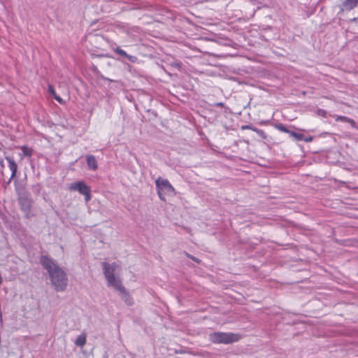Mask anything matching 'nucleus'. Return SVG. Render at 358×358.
I'll return each instance as SVG.
<instances>
[{
	"label": "nucleus",
	"instance_id": "obj_30",
	"mask_svg": "<svg viewBox=\"0 0 358 358\" xmlns=\"http://www.w3.org/2000/svg\"><path fill=\"white\" fill-rule=\"evenodd\" d=\"M357 4H358V0H357Z\"/></svg>",
	"mask_w": 358,
	"mask_h": 358
},
{
	"label": "nucleus",
	"instance_id": "obj_13",
	"mask_svg": "<svg viewBox=\"0 0 358 358\" xmlns=\"http://www.w3.org/2000/svg\"><path fill=\"white\" fill-rule=\"evenodd\" d=\"M241 129L243 130L250 129L252 131V132H256L257 135L260 136L262 139H266L267 138V135L262 129H258L252 124L243 125L241 127Z\"/></svg>",
	"mask_w": 358,
	"mask_h": 358
},
{
	"label": "nucleus",
	"instance_id": "obj_9",
	"mask_svg": "<svg viewBox=\"0 0 358 358\" xmlns=\"http://www.w3.org/2000/svg\"><path fill=\"white\" fill-rule=\"evenodd\" d=\"M5 159L8 162V166L11 171V176L8 182H6V184L8 185L10 183L11 180L16 176L17 171V164H16L13 158L11 157L6 156Z\"/></svg>",
	"mask_w": 358,
	"mask_h": 358
},
{
	"label": "nucleus",
	"instance_id": "obj_29",
	"mask_svg": "<svg viewBox=\"0 0 358 358\" xmlns=\"http://www.w3.org/2000/svg\"><path fill=\"white\" fill-rule=\"evenodd\" d=\"M2 281H3L2 278H1V276L0 275V285L2 283Z\"/></svg>",
	"mask_w": 358,
	"mask_h": 358
},
{
	"label": "nucleus",
	"instance_id": "obj_16",
	"mask_svg": "<svg viewBox=\"0 0 358 358\" xmlns=\"http://www.w3.org/2000/svg\"><path fill=\"white\" fill-rule=\"evenodd\" d=\"M48 92L53 96V98L56 101H57L59 103H64V100L59 96H58L56 94L55 90L53 86H52V85H49L48 86Z\"/></svg>",
	"mask_w": 358,
	"mask_h": 358
},
{
	"label": "nucleus",
	"instance_id": "obj_27",
	"mask_svg": "<svg viewBox=\"0 0 358 358\" xmlns=\"http://www.w3.org/2000/svg\"><path fill=\"white\" fill-rule=\"evenodd\" d=\"M0 166L3 168L4 167V163L3 160L2 159H0Z\"/></svg>",
	"mask_w": 358,
	"mask_h": 358
},
{
	"label": "nucleus",
	"instance_id": "obj_11",
	"mask_svg": "<svg viewBox=\"0 0 358 358\" xmlns=\"http://www.w3.org/2000/svg\"><path fill=\"white\" fill-rule=\"evenodd\" d=\"M357 6V0H342L340 6L341 10H351Z\"/></svg>",
	"mask_w": 358,
	"mask_h": 358
},
{
	"label": "nucleus",
	"instance_id": "obj_10",
	"mask_svg": "<svg viewBox=\"0 0 358 358\" xmlns=\"http://www.w3.org/2000/svg\"><path fill=\"white\" fill-rule=\"evenodd\" d=\"M113 51L122 57L127 59L131 63H136L138 60V58L136 56L128 55L124 50L121 49L120 47L114 48Z\"/></svg>",
	"mask_w": 358,
	"mask_h": 358
},
{
	"label": "nucleus",
	"instance_id": "obj_18",
	"mask_svg": "<svg viewBox=\"0 0 358 358\" xmlns=\"http://www.w3.org/2000/svg\"><path fill=\"white\" fill-rule=\"evenodd\" d=\"M349 119H350V117H346V116L338 115L336 118V121H341V122H348Z\"/></svg>",
	"mask_w": 358,
	"mask_h": 358
},
{
	"label": "nucleus",
	"instance_id": "obj_2",
	"mask_svg": "<svg viewBox=\"0 0 358 358\" xmlns=\"http://www.w3.org/2000/svg\"><path fill=\"white\" fill-rule=\"evenodd\" d=\"M49 275L50 281L57 292H63L66 289L68 278L65 271L59 265H55V269Z\"/></svg>",
	"mask_w": 358,
	"mask_h": 358
},
{
	"label": "nucleus",
	"instance_id": "obj_24",
	"mask_svg": "<svg viewBox=\"0 0 358 358\" xmlns=\"http://www.w3.org/2000/svg\"><path fill=\"white\" fill-rule=\"evenodd\" d=\"M187 257L191 259L192 260H193L194 262H196V263H200L201 262V260L199 259H198L197 257H195L191 255H189L187 254Z\"/></svg>",
	"mask_w": 358,
	"mask_h": 358
},
{
	"label": "nucleus",
	"instance_id": "obj_4",
	"mask_svg": "<svg viewBox=\"0 0 358 358\" xmlns=\"http://www.w3.org/2000/svg\"><path fill=\"white\" fill-rule=\"evenodd\" d=\"M17 194L20 209L25 213L26 217H28L32 204V201L29 198V193L24 187H20L17 188Z\"/></svg>",
	"mask_w": 358,
	"mask_h": 358
},
{
	"label": "nucleus",
	"instance_id": "obj_26",
	"mask_svg": "<svg viewBox=\"0 0 358 358\" xmlns=\"http://www.w3.org/2000/svg\"><path fill=\"white\" fill-rule=\"evenodd\" d=\"M100 78H101L102 80H108V81H110V82H114V80H111V79H110V78H106V77H105V76H100Z\"/></svg>",
	"mask_w": 358,
	"mask_h": 358
},
{
	"label": "nucleus",
	"instance_id": "obj_3",
	"mask_svg": "<svg viewBox=\"0 0 358 358\" xmlns=\"http://www.w3.org/2000/svg\"><path fill=\"white\" fill-rule=\"evenodd\" d=\"M241 336L231 332H213L209 335V340L216 344H231L238 342Z\"/></svg>",
	"mask_w": 358,
	"mask_h": 358
},
{
	"label": "nucleus",
	"instance_id": "obj_12",
	"mask_svg": "<svg viewBox=\"0 0 358 358\" xmlns=\"http://www.w3.org/2000/svg\"><path fill=\"white\" fill-rule=\"evenodd\" d=\"M86 162L89 170L95 171L98 169V163L96 157L92 155L86 156Z\"/></svg>",
	"mask_w": 358,
	"mask_h": 358
},
{
	"label": "nucleus",
	"instance_id": "obj_8",
	"mask_svg": "<svg viewBox=\"0 0 358 358\" xmlns=\"http://www.w3.org/2000/svg\"><path fill=\"white\" fill-rule=\"evenodd\" d=\"M275 128L278 130L289 134L291 137H293L296 141H302V134L297 133L293 130H291L288 127L281 123L275 124Z\"/></svg>",
	"mask_w": 358,
	"mask_h": 358
},
{
	"label": "nucleus",
	"instance_id": "obj_17",
	"mask_svg": "<svg viewBox=\"0 0 358 358\" xmlns=\"http://www.w3.org/2000/svg\"><path fill=\"white\" fill-rule=\"evenodd\" d=\"M21 150L25 157H31L33 154V150L26 145L22 146Z\"/></svg>",
	"mask_w": 358,
	"mask_h": 358
},
{
	"label": "nucleus",
	"instance_id": "obj_23",
	"mask_svg": "<svg viewBox=\"0 0 358 358\" xmlns=\"http://www.w3.org/2000/svg\"><path fill=\"white\" fill-rule=\"evenodd\" d=\"M171 65V66L175 67L178 69H180L181 67V63L178 62H172Z\"/></svg>",
	"mask_w": 358,
	"mask_h": 358
},
{
	"label": "nucleus",
	"instance_id": "obj_7",
	"mask_svg": "<svg viewBox=\"0 0 358 358\" xmlns=\"http://www.w3.org/2000/svg\"><path fill=\"white\" fill-rule=\"evenodd\" d=\"M40 263L43 268L48 271V274L53 271L55 265H57L55 263L54 260L48 255H41L40 257Z\"/></svg>",
	"mask_w": 358,
	"mask_h": 358
},
{
	"label": "nucleus",
	"instance_id": "obj_25",
	"mask_svg": "<svg viewBox=\"0 0 358 358\" xmlns=\"http://www.w3.org/2000/svg\"><path fill=\"white\" fill-rule=\"evenodd\" d=\"M214 106H217V107H222V108H224L225 106H224V103H222V102H217V103H214Z\"/></svg>",
	"mask_w": 358,
	"mask_h": 358
},
{
	"label": "nucleus",
	"instance_id": "obj_15",
	"mask_svg": "<svg viewBox=\"0 0 358 358\" xmlns=\"http://www.w3.org/2000/svg\"><path fill=\"white\" fill-rule=\"evenodd\" d=\"M75 345L78 347H83L86 344V335L85 334H82L79 335L75 342Z\"/></svg>",
	"mask_w": 358,
	"mask_h": 358
},
{
	"label": "nucleus",
	"instance_id": "obj_5",
	"mask_svg": "<svg viewBox=\"0 0 358 358\" xmlns=\"http://www.w3.org/2000/svg\"><path fill=\"white\" fill-rule=\"evenodd\" d=\"M156 188L157 191L158 196L162 201H165L164 194H176V192L174 187L171 185L169 181L167 179H163L161 177H159L155 180Z\"/></svg>",
	"mask_w": 358,
	"mask_h": 358
},
{
	"label": "nucleus",
	"instance_id": "obj_21",
	"mask_svg": "<svg viewBox=\"0 0 358 358\" xmlns=\"http://www.w3.org/2000/svg\"><path fill=\"white\" fill-rule=\"evenodd\" d=\"M348 123H349L352 128L358 129L357 123L354 120L350 118L349 120L348 121Z\"/></svg>",
	"mask_w": 358,
	"mask_h": 358
},
{
	"label": "nucleus",
	"instance_id": "obj_22",
	"mask_svg": "<svg viewBox=\"0 0 358 358\" xmlns=\"http://www.w3.org/2000/svg\"><path fill=\"white\" fill-rule=\"evenodd\" d=\"M313 140V136H305L303 134H302V141H304L306 142H311Z\"/></svg>",
	"mask_w": 358,
	"mask_h": 358
},
{
	"label": "nucleus",
	"instance_id": "obj_28",
	"mask_svg": "<svg viewBox=\"0 0 358 358\" xmlns=\"http://www.w3.org/2000/svg\"><path fill=\"white\" fill-rule=\"evenodd\" d=\"M176 353H177V354H178V353L179 354H183V353H185V351L182 350H176Z\"/></svg>",
	"mask_w": 358,
	"mask_h": 358
},
{
	"label": "nucleus",
	"instance_id": "obj_1",
	"mask_svg": "<svg viewBox=\"0 0 358 358\" xmlns=\"http://www.w3.org/2000/svg\"><path fill=\"white\" fill-rule=\"evenodd\" d=\"M101 266L107 285L108 287H112L117 290H123L124 286L121 280L115 277V271L117 268L116 263L109 264L106 262H101Z\"/></svg>",
	"mask_w": 358,
	"mask_h": 358
},
{
	"label": "nucleus",
	"instance_id": "obj_6",
	"mask_svg": "<svg viewBox=\"0 0 358 358\" xmlns=\"http://www.w3.org/2000/svg\"><path fill=\"white\" fill-rule=\"evenodd\" d=\"M69 189L71 191H78L80 194L85 196V200L86 202L91 200V189L84 181H78L71 183L69 187Z\"/></svg>",
	"mask_w": 358,
	"mask_h": 358
},
{
	"label": "nucleus",
	"instance_id": "obj_19",
	"mask_svg": "<svg viewBox=\"0 0 358 358\" xmlns=\"http://www.w3.org/2000/svg\"><path fill=\"white\" fill-rule=\"evenodd\" d=\"M32 189H33V192L38 194H39L40 191H41V186L39 184H36L35 185L33 186L32 187Z\"/></svg>",
	"mask_w": 358,
	"mask_h": 358
},
{
	"label": "nucleus",
	"instance_id": "obj_14",
	"mask_svg": "<svg viewBox=\"0 0 358 358\" xmlns=\"http://www.w3.org/2000/svg\"><path fill=\"white\" fill-rule=\"evenodd\" d=\"M118 291L120 292L121 297H122V300H124V302L128 306H131L133 304V300L130 297L129 293L127 292L125 287H124V289L123 290L121 289V290H118Z\"/></svg>",
	"mask_w": 358,
	"mask_h": 358
},
{
	"label": "nucleus",
	"instance_id": "obj_20",
	"mask_svg": "<svg viewBox=\"0 0 358 358\" xmlns=\"http://www.w3.org/2000/svg\"><path fill=\"white\" fill-rule=\"evenodd\" d=\"M317 113L318 115L326 117L327 115V111L324 109L319 108L317 109Z\"/></svg>",
	"mask_w": 358,
	"mask_h": 358
}]
</instances>
